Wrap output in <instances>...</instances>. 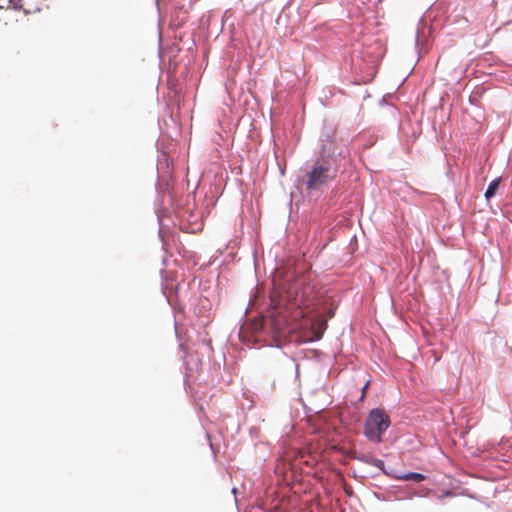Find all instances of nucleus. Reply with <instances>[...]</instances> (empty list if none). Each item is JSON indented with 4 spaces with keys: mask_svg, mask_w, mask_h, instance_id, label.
<instances>
[{
    "mask_svg": "<svg viewBox=\"0 0 512 512\" xmlns=\"http://www.w3.org/2000/svg\"><path fill=\"white\" fill-rule=\"evenodd\" d=\"M390 426V417L384 409L375 408L369 412L365 422L364 434L372 442L380 443L382 436Z\"/></svg>",
    "mask_w": 512,
    "mask_h": 512,
    "instance_id": "obj_1",
    "label": "nucleus"
},
{
    "mask_svg": "<svg viewBox=\"0 0 512 512\" xmlns=\"http://www.w3.org/2000/svg\"><path fill=\"white\" fill-rule=\"evenodd\" d=\"M335 177L336 170L331 167V164L324 159L318 160L307 174L306 188L307 190L317 189Z\"/></svg>",
    "mask_w": 512,
    "mask_h": 512,
    "instance_id": "obj_2",
    "label": "nucleus"
},
{
    "mask_svg": "<svg viewBox=\"0 0 512 512\" xmlns=\"http://www.w3.org/2000/svg\"><path fill=\"white\" fill-rule=\"evenodd\" d=\"M314 300V291L311 286L307 285L299 290L298 285H295L294 296L292 298V304L294 306L304 312L309 309L311 305H313Z\"/></svg>",
    "mask_w": 512,
    "mask_h": 512,
    "instance_id": "obj_3",
    "label": "nucleus"
},
{
    "mask_svg": "<svg viewBox=\"0 0 512 512\" xmlns=\"http://www.w3.org/2000/svg\"><path fill=\"white\" fill-rule=\"evenodd\" d=\"M327 327V320L319 317L312 323V330L314 333V339L319 340L322 338L323 333Z\"/></svg>",
    "mask_w": 512,
    "mask_h": 512,
    "instance_id": "obj_4",
    "label": "nucleus"
},
{
    "mask_svg": "<svg viewBox=\"0 0 512 512\" xmlns=\"http://www.w3.org/2000/svg\"><path fill=\"white\" fill-rule=\"evenodd\" d=\"M396 478L399 480H403V481L421 482L426 479V476L421 473H417V472H409V473L398 475Z\"/></svg>",
    "mask_w": 512,
    "mask_h": 512,
    "instance_id": "obj_5",
    "label": "nucleus"
},
{
    "mask_svg": "<svg viewBox=\"0 0 512 512\" xmlns=\"http://www.w3.org/2000/svg\"><path fill=\"white\" fill-rule=\"evenodd\" d=\"M499 183H500V179H494L493 181L490 182V184L488 185V188L485 192V197L486 199H490L491 197H493L497 190H498V187H499Z\"/></svg>",
    "mask_w": 512,
    "mask_h": 512,
    "instance_id": "obj_6",
    "label": "nucleus"
},
{
    "mask_svg": "<svg viewBox=\"0 0 512 512\" xmlns=\"http://www.w3.org/2000/svg\"><path fill=\"white\" fill-rule=\"evenodd\" d=\"M0 3L8 4V6L23 9L25 12H28V9L25 7L23 0H0Z\"/></svg>",
    "mask_w": 512,
    "mask_h": 512,
    "instance_id": "obj_7",
    "label": "nucleus"
},
{
    "mask_svg": "<svg viewBox=\"0 0 512 512\" xmlns=\"http://www.w3.org/2000/svg\"><path fill=\"white\" fill-rule=\"evenodd\" d=\"M270 323L275 331L276 334L278 335H283L285 333V328H284V324L280 322L279 319L277 318H272L270 320Z\"/></svg>",
    "mask_w": 512,
    "mask_h": 512,
    "instance_id": "obj_8",
    "label": "nucleus"
},
{
    "mask_svg": "<svg viewBox=\"0 0 512 512\" xmlns=\"http://www.w3.org/2000/svg\"><path fill=\"white\" fill-rule=\"evenodd\" d=\"M265 321L262 317L256 318L251 322V329L253 332H258L263 329Z\"/></svg>",
    "mask_w": 512,
    "mask_h": 512,
    "instance_id": "obj_9",
    "label": "nucleus"
},
{
    "mask_svg": "<svg viewBox=\"0 0 512 512\" xmlns=\"http://www.w3.org/2000/svg\"><path fill=\"white\" fill-rule=\"evenodd\" d=\"M453 493L451 491H446L443 494L439 495L437 498L439 500H442L444 497H452Z\"/></svg>",
    "mask_w": 512,
    "mask_h": 512,
    "instance_id": "obj_10",
    "label": "nucleus"
},
{
    "mask_svg": "<svg viewBox=\"0 0 512 512\" xmlns=\"http://www.w3.org/2000/svg\"><path fill=\"white\" fill-rule=\"evenodd\" d=\"M368 385H369V382H367V383L363 386V388H362V398L364 397V395H365V393H366V390H367V388H368Z\"/></svg>",
    "mask_w": 512,
    "mask_h": 512,
    "instance_id": "obj_11",
    "label": "nucleus"
}]
</instances>
